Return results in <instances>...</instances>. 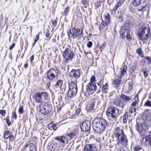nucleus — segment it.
Here are the masks:
<instances>
[{
	"instance_id": "052dcab7",
	"label": "nucleus",
	"mask_w": 151,
	"mask_h": 151,
	"mask_svg": "<svg viewBox=\"0 0 151 151\" xmlns=\"http://www.w3.org/2000/svg\"><path fill=\"white\" fill-rule=\"evenodd\" d=\"M12 118H14L15 119H17V115L16 114L15 111H14L13 112V114L12 115Z\"/></svg>"
},
{
	"instance_id": "473e14b6",
	"label": "nucleus",
	"mask_w": 151,
	"mask_h": 151,
	"mask_svg": "<svg viewBox=\"0 0 151 151\" xmlns=\"http://www.w3.org/2000/svg\"><path fill=\"white\" fill-rule=\"evenodd\" d=\"M146 141L148 142L151 146V134H149L145 137Z\"/></svg>"
},
{
	"instance_id": "4468645a",
	"label": "nucleus",
	"mask_w": 151,
	"mask_h": 151,
	"mask_svg": "<svg viewBox=\"0 0 151 151\" xmlns=\"http://www.w3.org/2000/svg\"><path fill=\"white\" fill-rule=\"evenodd\" d=\"M36 150L35 145L32 143L26 144L23 149V151H36Z\"/></svg>"
},
{
	"instance_id": "f257e3e1",
	"label": "nucleus",
	"mask_w": 151,
	"mask_h": 151,
	"mask_svg": "<svg viewBox=\"0 0 151 151\" xmlns=\"http://www.w3.org/2000/svg\"><path fill=\"white\" fill-rule=\"evenodd\" d=\"M107 125L106 121L101 117L96 118L92 121V126L93 129L97 133L103 131Z\"/></svg>"
},
{
	"instance_id": "58836bf2",
	"label": "nucleus",
	"mask_w": 151,
	"mask_h": 151,
	"mask_svg": "<svg viewBox=\"0 0 151 151\" xmlns=\"http://www.w3.org/2000/svg\"><path fill=\"white\" fill-rule=\"evenodd\" d=\"M95 81H96L95 76H93L90 78V82L89 83H94V82Z\"/></svg>"
},
{
	"instance_id": "6e6552de",
	"label": "nucleus",
	"mask_w": 151,
	"mask_h": 151,
	"mask_svg": "<svg viewBox=\"0 0 151 151\" xmlns=\"http://www.w3.org/2000/svg\"><path fill=\"white\" fill-rule=\"evenodd\" d=\"M58 71L57 70L53 68L50 69L45 73L47 74L46 79L47 81L52 80L58 74Z\"/></svg>"
},
{
	"instance_id": "7ed1b4c3",
	"label": "nucleus",
	"mask_w": 151,
	"mask_h": 151,
	"mask_svg": "<svg viewBox=\"0 0 151 151\" xmlns=\"http://www.w3.org/2000/svg\"><path fill=\"white\" fill-rule=\"evenodd\" d=\"M119 112V109L114 107L108 108L106 111V114L109 120L111 121L114 120Z\"/></svg>"
},
{
	"instance_id": "20e7f679",
	"label": "nucleus",
	"mask_w": 151,
	"mask_h": 151,
	"mask_svg": "<svg viewBox=\"0 0 151 151\" xmlns=\"http://www.w3.org/2000/svg\"><path fill=\"white\" fill-rule=\"evenodd\" d=\"M40 112L44 115L48 114L52 111V107L51 105L47 102L42 103L40 106Z\"/></svg>"
},
{
	"instance_id": "f03ea898",
	"label": "nucleus",
	"mask_w": 151,
	"mask_h": 151,
	"mask_svg": "<svg viewBox=\"0 0 151 151\" xmlns=\"http://www.w3.org/2000/svg\"><path fill=\"white\" fill-rule=\"evenodd\" d=\"M150 32V30L149 28L142 26L138 29L137 34L139 39L141 40H147L149 38V35Z\"/></svg>"
},
{
	"instance_id": "864d4df0",
	"label": "nucleus",
	"mask_w": 151,
	"mask_h": 151,
	"mask_svg": "<svg viewBox=\"0 0 151 151\" xmlns=\"http://www.w3.org/2000/svg\"><path fill=\"white\" fill-rule=\"evenodd\" d=\"M106 46L105 42H104L101 45L100 50L101 51Z\"/></svg>"
},
{
	"instance_id": "412c9836",
	"label": "nucleus",
	"mask_w": 151,
	"mask_h": 151,
	"mask_svg": "<svg viewBox=\"0 0 151 151\" xmlns=\"http://www.w3.org/2000/svg\"><path fill=\"white\" fill-rule=\"evenodd\" d=\"M41 94L40 92H37L35 95V98L36 101L38 103H41L42 101Z\"/></svg>"
},
{
	"instance_id": "423d86ee",
	"label": "nucleus",
	"mask_w": 151,
	"mask_h": 151,
	"mask_svg": "<svg viewBox=\"0 0 151 151\" xmlns=\"http://www.w3.org/2000/svg\"><path fill=\"white\" fill-rule=\"evenodd\" d=\"M138 121H139V119L136 121L135 127L136 130L139 133L145 132L148 129V125L145 122L140 123Z\"/></svg>"
},
{
	"instance_id": "a211bd4d",
	"label": "nucleus",
	"mask_w": 151,
	"mask_h": 151,
	"mask_svg": "<svg viewBox=\"0 0 151 151\" xmlns=\"http://www.w3.org/2000/svg\"><path fill=\"white\" fill-rule=\"evenodd\" d=\"M114 134L115 138L124 134L123 128L119 127H116L115 128Z\"/></svg>"
},
{
	"instance_id": "bf43d9fd",
	"label": "nucleus",
	"mask_w": 151,
	"mask_h": 151,
	"mask_svg": "<svg viewBox=\"0 0 151 151\" xmlns=\"http://www.w3.org/2000/svg\"><path fill=\"white\" fill-rule=\"evenodd\" d=\"M82 3L83 5H87L88 3L87 0H82Z\"/></svg>"
},
{
	"instance_id": "393cba45",
	"label": "nucleus",
	"mask_w": 151,
	"mask_h": 151,
	"mask_svg": "<svg viewBox=\"0 0 151 151\" xmlns=\"http://www.w3.org/2000/svg\"><path fill=\"white\" fill-rule=\"evenodd\" d=\"M56 124H54L52 122L48 124V127L50 129L52 128L55 131L58 129V127L57 126Z\"/></svg>"
},
{
	"instance_id": "c756f323",
	"label": "nucleus",
	"mask_w": 151,
	"mask_h": 151,
	"mask_svg": "<svg viewBox=\"0 0 151 151\" xmlns=\"http://www.w3.org/2000/svg\"><path fill=\"white\" fill-rule=\"evenodd\" d=\"M67 32L69 38H71V37H72L73 39H74L75 38V37L74 36V37H73V32L72 33V32L71 29L70 28H69L68 29Z\"/></svg>"
},
{
	"instance_id": "9b49d317",
	"label": "nucleus",
	"mask_w": 151,
	"mask_h": 151,
	"mask_svg": "<svg viewBox=\"0 0 151 151\" xmlns=\"http://www.w3.org/2000/svg\"><path fill=\"white\" fill-rule=\"evenodd\" d=\"M116 138H117L116 141L117 145H121L124 146H126L127 145L128 141L125 134L120 135Z\"/></svg>"
},
{
	"instance_id": "f704fd0d",
	"label": "nucleus",
	"mask_w": 151,
	"mask_h": 151,
	"mask_svg": "<svg viewBox=\"0 0 151 151\" xmlns=\"http://www.w3.org/2000/svg\"><path fill=\"white\" fill-rule=\"evenodd\" d=\"M9 133L10 132L9 131H6L5 132L4 134V139H7L9 138V136L10 135V134H9Z\"/></svg>"
},
{
	"instance_id": "a878e982",
	"label": "nucleus",
	"mask_w": 151,
	"mask_h": 151,
	"mask_svg": "<svg viewBox=\"0 0 151 151\" xmlns=\"http://www.w3.org/2000/svg\"><path fill=\"white\" fill-rule=\"evenodd\" d=\"M127 67V65H125L122 69L120 71V75L122 76H124L126 73Z\"/></svg>"
},
{
	"instance_id": "0e129e2a",
	"label": "nucleus",
	"mask_w": 151,
	"mask_h": 151,
	"mask_svg": "<svg viewBox=\"0 0 151 151\" xmlns=\"http://www.w3.org/2000/svg\"><path fill=\"white\" fill-rule=\"evenodd\" d=\"M116 10L114 8L113 9H111V12L112 14H115Z\"/></svg>"
},
{
	"instance_id": "0eeeda50",
	"label": "nucleus",
	"mask_w": 151,
	"mask_h": 151,
	"mask_svg": "<svg viewBox=\"0 0 151 151\" xmlns=\"http://www.w3.org/2000/svg\"><path fill=\"white\" fill-rule=\"evenodd\" d=\"M69 90H68L67 95L69 97H73L75 96L77 92V87L76 84L75 82L71 81L69 85Z\"/></svg>"
},
{
	"instance_id": "c85d7f7f",
	"label": "nucleus",
	"mask_w": 151,
	"mask_h": 151,
	"mask_svg": "<svg viewBox=\"0 0 151 151\" xmlns=\"http://www.w3.org/2000/svg\"><path fill=\"white\" fill-rule=\"evenodd\" d=\"M128 113L126 112L122 117V121L124 123H126L127 122V120L128 118Z\"/></svg>"
},
{
	"instance_id": "4d7b16f0",
	"label": "nucleus",
	"mask_w": 151,
	"mask_h": 151,
	"mask_svg": "<svg viewBox=\"0 0 151 151\" xmlns=\"http://www.w3.org/2000/svg\"><path fill=\"white\" fill-rule=\"evenodd\" d=\"M144 76L146 78L149 75V72L148 70L145 71L143 72Z\"/></svg>"
},
{
	"instance_id": "de8ad7c7",
	"label": "nucleus",
	"mask_w": 151,
	"mask_h": 151,
	"mask_svg": "<svg viewBox=\"0 0 151 151\" xmlns=\"http://www.w3.org/2000/svg\"><path fill=\"white\" fill-rule=\"evenodd\" d=\"M121 81L118 79H116L114 81V83L115 85H119Z\"/></svg>"
},
{
	"instance_id": "a19ab883",
	"label": "nucleus",
	"mask_w": 151,
	"mask_h": 151,
	"mask_svg": "<svg viewBox=\"0 0 151 151\" xmlns=\"http://www.w3.org/2000/svg\"><path fill=\"white\" fill-rule=\"evenodd\" d=\"M6 114V111L4 110H0V114L2 116H4Z\"/></svg>"
},
{
	"instance_id": "aec40b11",
	"label": "nucleus",
	"mask_w": 151,
	"mask_h": 151,
	"mask_svg": "<svg viewBox=\"0 0 151 151\" xmlns=\"http://www.w3.org/2000/svg\"><path fill=\"white\" fill-rule=\"evenodd\" d=\"M114 103L116 106H119L122 109H123L124 105V102L123 101L119 99H117L114 101Z\"/></svg>"
},
{
	"instance_id": "338daca9",
	"label": "nucleus",
	"mask_w": 151,
	"mask_h": 151,
	"mask_svg": "<svg viewBox=\"0 0 151 151\" xmlns=\"http://www.w3.org/2000/svg\"><path fill=\"white\" fill-rule=\"evenodd\" d=\"M34 55H32V56H31L29 59V60L31 62H32L33 61V60H34Z\"/></svg>"
},
{
	"instance_id": "c03bdc74",
	"label": "nucleus",
	"mask_w": 151,
	"mask_h": 151,
	"mask_svg": "<svg viewBox=\"0 0 151 151\" xmlns=\"http://www.w3.org/2000/svg\"><path fill=\"white\" fill-rule=\"evenodd\" d=\"M128 84L129 85V90H131L133 88L132 85L133 83L132 81H130L128 83Z\"/></svg>"
},
{
	"instance_id": "37998d69",
	"label": "nucleus",
	"mask_w": 151,
	"mask_h": 151,
	"mask_svg": "<svg viewBox=\"0 0 151 151\" xmlns=\"http://www.w3.org/2000/svg\"><path fill=\"white\" fill-rule=\"evenodd\" d=\"M144 59L147 60L148 61V63L149 64H151V56L145 57Z\"/></svg>"
},
{
	"instance_id": "9d476101",
	"label": "nucleus",
	"mask_w": 151,
	"mask_h": 151,
	"mask_svg": "<svg viewBox=\"0 0 151 151\" xmlns=\"http://www.w3.org/2000/svg\"><path fill=\"white\" fill-rule=\"evenodd\" d=\"M129 20H127L122 25L119 30V34L121 35V38H123L124 35V34L126 31L127 32H129Z\"/></svg>"
},
{
	"instance_id": "e433bc0d",
	"label": "nucleus",
	"mask_w": 151,
	"mask_h": 151,
	"mask_svg": "<svg viewBox=\"0 0 151 151\" xmlns=\"http://www.w3.org/2000/svg\"><path fill=\"white\" fill-rule=\"evenodd\" d=\"M145 106H149L151 107V101L148 100L144 104Z\"/></svg>"
},
{
	"instance_id": "ea45409f",
	"label": "nucleus",
	"mask_w": 151,
	"mask_h": 151,
	"mask_svg": "<svg viewBox=\"0 0 151 151\" xmlns=\"http://www.w3.org/2000/svg\"><path fill=\"white\" fill-rule=\"evenodd\" d=\"M9 117L8 116L6 119V122L8 126H10L11 124V122L9 119Z\"/></svg>"
},
{
	"instance_id": "5701e85b",
	"label": "nucleus",
	"mask_w": 151,
	"mask_h": 151,
	"mask_svg": "<svg viewBox=\"0 0 151 151\" xmlns=\"http://www.w3.org/2000/svg\"><path fill=\"white\" fill-rule=\"evenodd\" d=\"M120 98L125 102H129L132 98V96H127L122 94L120 95Z\"/></svg>"
},
{
	"instance_id": "6e6d98bb",
	"label": "nucleus",
	"mask_w": 151,
	"mask_h": 151,
	"mask_svg": "<svg viewBox=\"0 0 151 151\" xmlns=\"http://www.w3.org/2000/svg\"><path fill=\"white\" fill-rule=\"evenodd\" d=\"M121 6L120 4L117 3L114 6V8L116 10Z\"/></svg>"
},
{
	"instance_id": "4be33fe9",
	"label": "nucleus",
	"mask_w": 151,
	"mask_h": 151,
	"mask_svg": "<svg viewBox=\"0 0 151 151\" xmlns=\"http://www.w3.org/2000/svg\"><path fill=\"white\" fill-rule=\"evenodd\" d=\"M78 132L77 129H75L72 131L69 134H68L67 135L71 139L76 136L78 133Z\"/></svg>"
},
{
	"instance_id": "6ab92c4d",
	"label": "nucleus",
	"mask_w": 151,
	"mask_h": 151,
	"mask_svg": "<svg viewBox=\"0 0 151 151\" xmlns=\"http://www.w3.org/2000/svg\"><path fill=\"white\" fill-rule=\"evenodd\" d=\"M86 89L90 91H94L96 88V86L95 83H89L88 85L86 86Z\"/></svg>"
},
{
	"instance_id": "72a5a7b5",
	"label": "nucleus",
	"mask_w": 151,
	"mask_h": 151,
	"mask_svg": "<svg viewBox=\"0 0 151 151\" xmlns=\"http://www.w3.org/2000/svg\"><path fill=\"white\" fill-rule=\"evenodd\" d=\"M41 96L42 95L45 100H46L48 99V95L47 92H42L41 93Z\"/></svg>"
},
{
	"instance_id": "5fc2aeb1",
	"label": "nucleus",
	"mask_w": 151,
	"mask_h": 151,
	"mask_svg": "<svg viewBox=\"0 0 151 151\" xmlns=\"http://www.w3.org/2000/svg\"><path fill=\"white\" fill-rule=\"evenodd\" d=\"M134 149H135V150L137 151L139 150H141L142 148L141 146L139 145H137V146H136Z\"/></svg>"
},
{
	"instance_id": "8fccbe9b",
	"label": "nucleus",
	"mask_w": 151,
	"mask_h": 151,
	"mask_svg": "<svg viewBox=\"0 0 151 151\" xmlns=\"http://www.w3.org/2000/svg\"><path fill=\"white\" fill-rule=\"evenodd\" d=\"M52 25L55 26L57 25V21L56 20L52 19Z\"/></svg>"
},
{
	"instance_id": "1a4fd4ad",
	"label": "nucleus",
	"mask_w": 151,
	"mask_h": 151,
	"mask_svg": "<svg viewBox=\"0 0 151 151\" xmlns=\"http://www.w3.org/2000/svg\"><path fill=\"white\" fill-rule=\"evenodd\" d=\"M104 20H102L101 25L99 27V29L100 31L103 30L105 27L107 26L110 21V15L108 13H106L104 15Z\"/></svg>"
},
{
	"instance_id": "603ef678",
	"label": "nucleus",
	"mask_w": 151,
	"mask_h": 151,
	"mask_svg": "<svg viewBox=\"0 0 151 151\" xmlns=\"http://www.w3.org/2000/svg\"><path fill=\"white\" fill-rule=\"evenodd\" d=\"M101 5V3L100 2H97L95 4V9H97L98 8L99 6H100Z\"/></svg>"
},
{
	"instance_id": "3c124183",
	"label": "nucleus",
	"mask_w": 151,
	"mask_h": 151,
	"mask_svg": "<svg viewBox=\"0 0 151 151\" xmlns=\"http://www.w3.org/2000/svg\"><path fill=\"white\" fill-rule=\"evenodd\" d=\"M92 45V43L91 41H89L88 42L87 46L88 48H91Z\"/></svg>"
},
{
	"instance_id": "dca6fc26",
	"label": "nucleus",
	"mask_w": 151,
	"mask_h": 151,
	"mask_svg": "<svg viewBox=\"0 0 151 151\" xmlns=\"http://www.w3.org/2000/svg\"><path fill=\"white\" fill-rule=\"evenodd\" d=\"M83 151H98L97 147L93 144H87L83 149Z\"/></svg>"
},
{
	"instance_id": "2eb2a0df",
	"label": "nucleus",
	"mask_w": 151,
	"mask_h": 151,
	"mask_svg": "<svg viewBox=\"0 0 151 151\" xmlns=\"http://www.w3.org/2000/svg\"><path fill=\"white\" fill-rule=\"evenodd\" d=\"M72 31L73 33V36L75 38L77 37L80 36L83 34V30L82 28H80L78 27H74L72 29Z\"/></svg>"
},
{
	"instance_id": "f3484780",
	"label": "nucleus",
	"mask_w": 151,
	"mask_h": 151,
	"mask_svg": "<svg viewBox=\"0 0 151 151\" xmlns=\"http://www.w3.org/2000/svg\"><path fill=\"white\" fill-rule=\"evenodd\" d=\"M142 118L145 121H150L151 118L149 109H146L143 112L142 115Z\"/></svg>"
},
{
	"instance_id": "774afa93",
	"label": "nucleus",
	"mask_w": 151,
	"mask_h": 151,
	"mask_svg": "<svg viewBox=\"0 0 151 151\" xmlns=\"http://www.w3.org/2000/svg\"><path fill=\"white\" fill-rule=\"evenodd\" d=\"M142 71H143V72H145V71H146L147 70V68L146 66H145V67H143L142 69Z\"/></svg>"
},
{
	"instance_id": "4c0bfd02",
	"label": "nucleus",
	"mask_w": 151,
	"mask_h": 151,
	"mask_svg": "<svg viewBox=\"0 0 151 151\" xmlns=\"http://www.w3.org/2000/svg\"><path fill=\"white\" fill-rule=\"evenodd\" d=\"M130 36V34L127 31L126 37L127 40L130 41L132 40V38Z\"/></svg>"
},
{
	"instance_id": "a18cd8bd",
	"label": "nucleus",
	"mask_w": 151,
	"mask_h": 151,
	"mask_svg": "<svg viewBox=\"0 0 151 151\" xmlns=\"http://www.w3.org/2000/svg\"><path fill=\"white\" fill-rule=\"evenodd\" d=\"M136 52L139 55H142L143 53L141 49L140 48H139L137 50Z\"/></svg>"
},
{
	"instance_id": "7c9ffc66",
	"label": "nucleus",
	"mask_w": 151,
	"mask_h": 151,
	"mask_svg": "<svg viewBox=\"0 0 151 151\" xmlns=\"http://www.w3.org/2000/svg\"><path fill=\"white\" fill-rule=\"evenodd\" d=\"M64 139H65V137L62 136H57L55 138V140H58L63 143L65 142V141L64 140Z\"/></svg>"
},
{
	"instance_id": "680f3d73",
	"label": "nucleus",
	"mask_w": 151,
	"mask_h": 151,
	"mask_svg": "<svg viewBox=\"0 0 151 151\" xmlns=\"http://www.w3.org/2000/svg\"><path fill=\"white\" fill-rule=\"evenodd\" d=\"M9 139L12 141H13L14 140V138L13 136L12 135H10L9 137Z\"/></svg>"
},
{
	"instance_id": "69168bd1",
	"label": "nucleus",
	"mask_w": 151,
	"mask_h": 151,
	"mask_svg": "<svg viewBox=\"0 0 151 151\" xmlns=\"http://www.w3.org/2000/svg\"><path fill=\"white\" fill-rule=\"evenodd\" d=\"M15 45V43H13L9 47V49L10 50H12L13 48L14 47Z\"/></svg>"
},
{
	"instance_id": "e2e57ef3",
	"label": "nucleus",
	"mask_w": 151,
	"mask_h": 151,
	"mask_svg": "<svg viewBox=\"0 0 151 151\" xmlns=\"http://www.w3.org/2000/svg\"><path fill=\"white\" fill-rule=\"evenodd\" d=\"M39 38V34H38L37 35H36L35 38L34 42H36L37 40Z\"/></svg>"
},
{
	"instance_id": "09e8293b",
	"label": "nucleus",
	"mask_w": 151,
	"mask_h": 151,
	"mask_svg": "<svg viewBox=\"0 0 151 151\" xmlns=\"http://www.w3.org/2000/svg\"><path fill=\"white\" fill-rule=\"evenodd\" d=\"M81 109L80 107V105H79L77 109L76 110V114L78 115L79 114L81 111Z\"/></svg>"
},
{
	"instance_id": "39448f33",
	"label": "nucleus",
	"mask_w": 151,
	"mask_h": 151,
	"mask_svg": "<svg viewBox=\"0 0 151 151\" xmlns=\"http://www.w3.org/2000/svg\"><path fill=\"white\" fill-rule=\"evenodd\" d=\"M64 61L68 63V60H72L74 55V52L68 47H66L65 50L62 52Z\"/></svg>"
},
{
	"instance_id": "79ce46f5",
	"label": "nucleus",
	"mask_w": 151,
	"mask_h": 151,
	"mask_svg": "<svg viewBox=\"0 0 151 151\" xmlns=\"http://www.w3.org/2000/svg\"><path fill=\"white\" fill-rule=\"evenodd\" d=\"M69 7H68L65 8V11L64 12V14L65 16H66L69 11Z\"/></svg>"
},
{
	"instance_id": "cd10ccee",
	"label": "nucleus",
	"mask_w": 151,
	"mask_h": 151,
	"mask_svg": "<svg viewBox=\"0 0 151 151\" xmlns=\"http://www.w3.org/2000/svg\"><path fill=\"white\" fill-rule=\"evenodd\" d=\"M63 83V81L62 80H59L55 84V87L56 88H60L62 87V85Z\"/></svg>"
},
{
	"instance_id": "2f4dec72",
	"label": "nucleus",
	"mask_w": 151,
	"mask_h": 151,
	"mask_svg": "<svg viewBox=\"0 0 151 151\" xmlns=\"http://www.w3.org/2000/svg\"><path fill=\"white\" fill-rule=\"evenodd\" d=\"M108 89V84L106 83V84L103 86H102L101 88V90H102V92L104 93H107V92L106 91Z\"/></svg>"
},
{
	"instance_id": "bb28decb",
	"label": "nucleus",
	"mask_w": 151,
	"mask_h": 151,
	"mask_svg": "<svg viewBox=\"0 0 151 151\" xmlns=\"http://www.w3.org/2000/svg\"><path fill=\"white\" fill-rule=\"evenodd\" d=\"M134 101H133L132 103L131 106H132L135 107L137 103L139 102L138 95L137 94L134 98Z\"/></svg>"
},
{
	"instance_id": "c9c22d12",
	"label": "nucleus",
	"mask_w": 151,
	"mask_h": 151,
	"mask_svg": "<svg viewBox=\"0 0 151 151\" xmlns=\"http://www.w3.org/2000/svg\"><path fill=\"white\" fill-rule=\"evenodd\" d=\"M95 103L94 101H93L91 102V104L89 106V110H92L94 108V106L95 105Z\"/></svg>"
},
{
	"instance_id": "13d9d810",
	"label": "nucleus",
	"mask_w": 151,
	"mask_h": 151,
	"mask_svg": "<svg viewBox=\"0 0 151 151\" xmlns=\"http://www.w3.org/2000/svg\"><path fill=\"white\" fill-rule=\"evenodd\" d=\"M136 109L135 108H131L129 109V112L131 114L134 113Z\"/></svg>"
},
{
	"instance_id": "f8f14e48",
	"label": "nucleus",
	"mask_w": 151,
	"mask_h": 151,
	"mask_svg": "<svg viewBox=\"0 0 151 151\" xmlns=\"http://www.w3.org/2000/svg\"><path fill=\"white\" fill-rule=\"evenodd\" d=\"M91 122L88 120H86L81 122L80 124V127L82 131L85 132L89 131L90 129Z\"/></svg>"
},
{
	"instance_id": "ddd939ff",
	"label": "nucleus",
	"mask_w": 151,
	"mask_h": 151,
	"mask_svg": "<svg viewBox=\"0 0 151 151\" xmlns=\"http://www.w3.org/2000/svg\"><path fill=\"white\" fill-rule=\"evenodd\" d=\"M80 69H73L69 73V76L73 79L76 80V81L77 79L80 77Z\"/></svg>"
},
{
	"instance_id": "49530a36",
	"label": "nucleus",
	"mask_w": 151,
	"mask_h": 151,
	"mask_svg": "<svg viewBox=\"0 0 151 151\" xmlns=\"http://www.w3.org/2000/svg\"><path fill=\"white\" fill-rule=\"evenodd\" d=\"M23 107L22 106H20L19 109V112L20 114H22L23 113Z\"/></svg>"
},
{
	"instance_id": "b1692460",
	"label": "nucleus",
	"mask_w": 151,
	"mask_h": 151,
	"mask_svg": "<svg viewBox=\"0 0 151 151\" xmlns=\"http://www.w3.org/2000/svg\"><path fill=\"white\" fill-rule=\"evenodd\" d=\"M145 1V0H132V1L133 5L135 6L139 5Z\"/></svg>"
}]
</instances>
